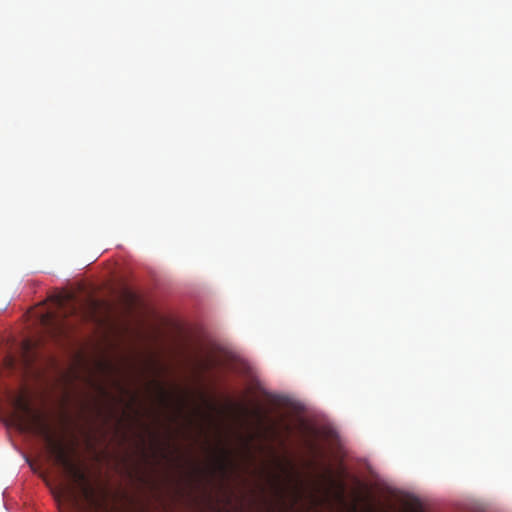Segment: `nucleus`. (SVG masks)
Segmentation results:
<instances>
[{"instance_id":"11","label":"nucleus","mask_w":512,"mask_h":512,"mask_svg":"<svg viewBox=\"0 0 512 512\" xmlns=\"http://www.w3.org/2000/svg\"><path fill=\"white\" fill-rule=\"evenodd\" d=\"M188 419H189V420H192L193 418H192V417H189Z\"/></svg>"},{"instance_id":"1","label":"nucleus","mask_w":512,"mask_h":512,"mask_svg":"<svg viewBox=\"0 0 512 512\" xmlns=\"http://www.w3.org/2000/svg\"><path fill=\"white\" fill-rule=\"evenodd\" d=\"M98 393L108 402L124 406L128 409L149 406L158 412L155 413H126L122 414H96L95 416H215V414L189 413V408L195 405L196 398H203L200 392L176 384L168 385L153 378L145 381L130 379L123 376L109 375L106 383L96 384ZM261 405L266 413H233L216 414V416H270L268 413L285 411L288 414L278 416H315L314 411L301 401L288 396L272 394L261 391ZM59 416H69L60 414Z\"/></svg>"},{"instance_id":"5","label":"nucleus","mask_w":512,"mask_h":512,"mask_svg":"<svg viewBox=\"0 0 512 512\" xmlns=\"http://www.w3.org/2000/svg\"><path fill=\"white\" fill-rule=\"evenodd\" d=\"M55 316L52 312H47L45 313L43 316H42V322L45 324V325H49L50 323L52 322H55Z\"/></svg>"},{"instance_id":"4","label":"nucleus","mask_w":512,"mask_h":512,"mask_svg":"<svg viewBox=\"0 0 512 512\" xmlns=\"http://www.w3.org/2000/svg\"><path fill=\"white\" fill-rule=\"evenodd\" d=\"M67 298H68V296L57 295L54 297V301L60 309H64Z\"/></svg>"},{"instance_id":"10","label":"nucleus","mask_w":512,"mask_h":512,"mask_svg":"<svg viewBox=\"0 0 512 512\" xmlns=\"http://www.w3.org/2000/svg\"><path fill=\"white\" fill-rule=\"evenodd\" d=\"M118 419H119V420H122L123 418H122V417H119Z\"/></svg>"},{"instance_id":"3","label":"nucleus","mask_w":512,"mask_h":512,"mask_svg":"<svg viewBox=\"0 0 512 512\" xmlns=\"http://www.w3.org/2000/svg\"><path fill=\"white\" fill-rule=\"evenodd\" d=\"M228 402L231 406L239 410H245L249 405V399L246 393H243L239 399L229 398Z\"/></svg>"},{"instance_id":"2","label":"nucleus","mask_w":512,"mask_h":512,"mask_svg":"<svg viewBox=\"0 0 512 512\" xmlns=\"http://www.w3.org/2000/svg\"><path fill=\"white\" fill-rule=\"evenodd\" d=\"M4 424L21 433L41 438L55 463L63 468L66 475L79 487L81 497L92 512H111L104 500L99 499L90 486L87 475L73 460L71 451L65 445L59 428L49 422L50 418H2Z\"/></svg>"},{"instance_id":"7","label":"nucleus","mask_w":512,"mask_h":512,"mask_svg":"<svg viewBox=\"0 0 512 512\" xmlns=\"http://www.w3.org/2000/svg\"><path fill=\"white\" fill-rule=\"evenodd\" d=\"M70 495L76 505H79V496L74 491H70Z\"/></svg>"},{"instance_id":"9","label":"nucleus","mask_w":512,"mask_h":512,"mask_svg":"<svg viewBox=\"0 0 512 512\" xmlns=\"http://www.w3.org/2000/svg\"><path fill=\"white\" fill-rule=\"evenodd\" d=\"M50 325L54 326V329H58L57 325L54 322L50 323L48 326Z\"/></svg>"},{"instance_id":"6","label":"nucleus","mask_w":512,"mask_h":512,"mask_svg":"<svg viewBox=\"0 0 512 512\" xmlns=\"http://www.w3.org/2000/svg\"><path fill=\"white\" fill-rule=\"evenodd\" d=\"M217 365V363L214 360H207L203 363V369L208 371L212 368H214Z\"/></svg>"},{"instance_id":"8","label":"nucleus","mask_w":512,"mask_h":512,"mask_svg":"<svg viewBox=\"0 0 512 512\" xmlns=\"http://www.w3.org/2000/svg\"><path fill=\"white\" fill-rule=\"evenodd\" d=\"M220 467H221L222 470L225 469V461L224 460L221 461Z\"/></svg>"}]
</instances>
